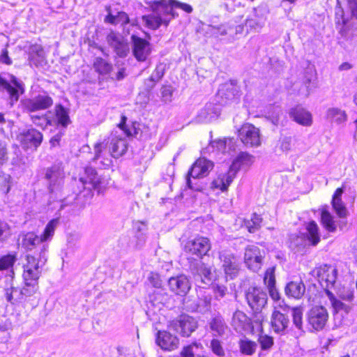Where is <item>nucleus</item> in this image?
Instances as JSON below:
<instances>
[{"mask_svg": "<svg viewBox=\"0 0 357 357\" xmlns=\"http://www.w3.org/2000/svg\"><path fill=\"white\" fill-rule=\"evenodd\" d=\"M211 242L206 236L197 235L187 239L183 245V252L188 264L195 265L206 256H208L211 250Z\"/></svg>", "mask_w": 357, "mask_h": 357, "instance_id": "1", "label": "nucleus"}, {"mask_svg": "<svg viewBox=\"0 0 357 357\" xmlns=\"http://www.w3.org/2000/svg\"><path fill=\"white\" fill-rule=\"evenodd\" d=\"M215 166L214 162L204 156L197 158L192 164L185 176L187 187L195 191H200L201 189L194 186L191 178H203L207 177L212 172Z\"/></svg>", "mask_w": 357, "mask_h": 357, "instance_id": "2", "label": "nucleus"}, {"mask_svg": "<svg viewBox=\"0 0 357 357\" xmlns=\"http://www.w3.org/2000/svg\"><path fill=\"white\" fill-rule=\"evenodd\" d=\"M79 181L83 185V190L77 195L79 198L91 199L93 196V190L99 192L104 187V181L100 178L95 168L86 167L84 174L80 177Z\"/></svg>", "mask_w": 357, "mask_h": 357, "instance_id": "3", "label": "nucleus"}, {"mask_svg": "<svg viewBox=\"0 0 357 357\" xmlns=\"http://www.w3.org/2000/svg\"><path fill=\"white\" fill-rule=\"evenodd\" d=\"M312 275L324 292H327L334 288L335 285L337 270L331 264H322L316 266L313 268Z\"/></svg>", "mask_w": 357, "mask_h": 357, "instance_id": "4", "label": "nucleus"}, {"mask_svg": "<svg viewBox=\"0 0 357 357\" xmlns=\"http://www.w3.org/2000/svg\"><path fill=\"white\" fill-rule=\"evenodd\" d=\"M238 139L246 148L255 149L261 145V133L259 128L250 123H244L236 132Z\"/></svg>", "mask_w": 357, "mask_h": 357, "instance_id": "5", "label": "nucleus"}, {"mask_svg": "<svg viewBox=\"0 0 357 357\" xmlns=\"http://www.w3.org/2000/svg\"><path fill=\"white\" fill-rule=\"evenodd\" d=\"M39 278L38 263L33 257H28V264L24 266L23 278L25 286L21 288L24 297L33 295L38 290L37 280Z\"/></svg>", "mask_w": 357, "mask_h": 357, "instance_id": "6", "label": "nucleus"}, {"mask_svg": "<svg viewBox=\"0 0 357 357\" xmlns=\"http://www.w3.org/2000/svg\"><path fill=\"white\" fill-rule=\"evenodd\" d=\"M167 327L178 332L181 337H189L198 328V322L192 316L182 313L169 321Z\"/></svg>", "mask_w": 357, "mask_h": 357, "instance_id": "7", "label": "nucleus"}, {"mask_svg": "<svg viewBox=\"0 0 357 357\" xmlns=\"http://www.w3.org/2000/svg\"><path fill=\"white\" fill-rule=\"evenodd\" d=\"M329 314L327 310L321 305L312 307L307 312V325L310 331L323 330L328 320Z\"/></svg>", "mask_w": 357, "mask_h": 357, "instance_id": "8", "label": "nucleus"}, {"mask_svg": "<svg viewBox=\"0 0 357 357\" xmlns=\"http://www.w3.org/2000/svg\"><path fill=\"white\" fill-rule=\"evenodd\" d=\"M275 267L268 268L264 275V283L266 286L271 298L275 303H278L276 308L283 311H287L290 307L286 304L284 299H281V295L276 288Z\"/></svg>", "mask_w": 357, "mask_h": 357, "instance_id": "9", "label": "nucleus"}, {"mask_svg": "<svg viewBox=\"0 0 357 357\" xmlns=\"http://www.w3.org/2000/svg\"><path fill=\"white\" fill-rule=\"evenodd\" d=\"M0 91H6L12 101H17L24 93L23 84L17 78L9 74L0 75Z\"/></svg>", "mask_w": 357, "mask_h": 357, "instance_id": "10", "label": "nucleus"}, {"mask_svg": "<svg viewBox=\"0 0 357 357\" xmlns=\"http://www.w3.org/2000/svg\"><path fill=\"white\" fill-rule=\"evenodd\" d=\"M248 304L253 312H260L267 303L266 294L260 288L250 287L245 293Z\"/></svg>", "mask_w": 357, "mask_h": 357, "instance_id": "11", "label": "nucleus"}, {"mask_svg": "<svg viewBox=\"0 0 357 357\" xmlns=\"http://www.w3.org/2000/svg\"><path fill=\"white\" fill-rule=\"evenodd\" d=\"M264 252L255 245H249L245 248L244 261L250 270L258 271L261 269Z\"/></svg>", "mask_w": 357, "mask_h": 357, "instance_id": "12", "label": "nucleus"}, {"mask_svg": "<svg viewBox=\"0 0 357 357\" xmlns=\"http://www.w3.org/2000/svg\"><path fill=\"white\" fill-rule=\"evenodd\" d=\"M155 343L163 351H172L178 348V337L167 330H160L155 335Z\"/></svg>", "mask_w": 357, "mask_h": 357, "instance_id": "13", "label": "nucleus"}, {"mask_svg": "<svg viewBox=\"0 0 357 357\" xmlns=\"http://www.w3.org/2000/svg\"><path fill=\"white\" fill-rule=\"evenodd\" d=\"M220 259L225 278L229 280L236 278L241 270V263L237 257L233 254H222Z\"/></svg>", "mask_w": 357, "mask_h": 357, "instance_id": "14", "label": "nucleus"}, {"mask_svg": "<svg viewBox=\"0 0 357 357\" xmlns=\"http://www.w3.org/2000/svg\"><path fill=\"white\" fill-rule=\"evenodd\" d=\"M131 40L134 57L139 62L146 61L151 52V45L149 41L135 35L131 36Z\"/></svg>", "mask_w": 357, "mask_h": 357, "instance_id": "15", "label": "nucleus"}, {"mask_svg": "<svg viewBox=\"0 0 357 357\" xmlns=\"http://www.w3.org/2000/svg\"><path fill=\"white\" fill-rule=\"evenodd\" d=\"M168 287L174 295L185 296L190 290L191 284L186 275L180 274L168 280Z\"/></svg>", "mask_w": 357, "mask_h": 357, "instance_id": "16", "label": "nucleus"}, {"mask_svg": "<svg viewBox=\"0 0 357 357\" xmlns=\"http://www.w3.org/2000/svg\"><path fill=\"white\" fill-rule=\"evenodd\" d=\"M106 40L119 57L127 56L129 52V44L123 36L114 31H111L107 35Z\"/></svg>", "mask_w": 357, "mask_h": 357, "instance_id": "17", "label": "nucleus"}, {"mask_svg": "<svg viewBox=\"0 0 357 357\" xmlns=\"http://www.w3.org/2000/svg\"><path fill=\"white\" fill-rule=\"evenodd\" d=\"M290 118L298 124L303 126H310L313 122L311 112L301 105L292 107L289 112Z\"/></svg>", "mask_w": 357, "mask_h": 357, "instance_id": "18", "label": "nucleus"}, {"mask_svg": "<svg viewBox=\"0 0 357 357\" xmlns=\"http://www.w3.org/2000/svg\"><path fill=\"white\" fill-rule=\"evenodd\" d=\"M18 139L24 149H33L40 144L43 135L36 129H29L20 133Z\"/></svg>", "mask_w": 357, "mask_h": 357, "instance_id": "19", "label": "nucleus"}, {"mask_svg": "<svg viewBox=\"0 0 357 357\" xmlns=\"http://www.w3.org/2000/svg\"><path fill=\"white\" fill-rule=\"evenodd\" d=\"M107 144L110 155L114 158H119L123 155L128 151L126 140L119 136H108Z\"/></svg>", "mask_w": 357, "mask_h": 357, "instance_id": "20", "label": "nucleus"}, {"mask_svg": "<svg viewBox=\"0 0 357 357\" xmlns=\"http://www.w3.org/2000/svg\"><path fill=\"white\" fill-rule=\"evenodd\" d=\"M255 162V156L248 151H241L233 160L229 169L235 175L242 169H249Z\"/></svg>", "mask_w": 357, "mask_h": 357, "instance_id": "21", "label": "nucleus"}, {"mask_svg": "<svg viewBox=\"0 0 357 357\" xmlns=\"http://www.w3.org/2000/svg\"><path fill=\"white\" fill-rule=\"evenodd\" d=\"M234 177L235 174L230 171V169L225 172L220 173L211 181V188L213 190H218L221 192H226Z\"/></svg>", "mask_w": 357, "mask_h": 357, "instance_id": "22", "label": "nucleus"}, {"mask_svg": "<svg viewBox=\"0 0 357 357\" xmlns=\"http://www.w3.org/2000/svg\"><path fill=\"white\" fill-rule=\"evenodd\" d=\"M320 223L323 228L328 233H334L337 230V224L335 217L328 210L327 205L322 206L319 209Z\"/></svg>", "mask_w": 357, "mask_h": 357, "instance_id": "23", "label": "nucleus"}, {"mask_svg": "<svg viewBox=\"0 0 357 357\" xmlns=\"http://www.w3.org/2000/svg\"><path fill=\"white\" fill-rule=\"evenodd\" d=\"M289 323L288 317L275 307L271 320V326L273 331L275 333H283L287 328Z\"/></svg>", "mask_w": 357, "mask_h": 357, "instance_id": "24", "label": "nucleus"}, {"mask_svg": "<svg viewBox=\"0 0 357 357\" xmlns=\"http://www.w3.org/2000/svg\"><path fill=\"white\" fill-rule=\"evenodd\" d=\"M306 233L304 234L310 246L315 247L321 242V234L319 225L314 220L305 224Z\"/></svg>", "mask_w": 357, "mask_h": 357, "instance_id": "25", "label": "nucleus"}, {"mask_svg": "<svg viewBox=\"0 0 357 357\" xmlns=\"http://www.w3.org/2000/svg\"><path fill=\"white\" fill-rule=\"evenodd\" d=\"M284 292L288 298L296 300L301 299L305 292V284L301 280L298 281H291L286 284Z\"/></svg>", "mask_w": 357, "mask_h": 357, "instance_id": "26", "label": "nucleus"}, {"mask_svg": "<svg viewBox=\"0 0 357 357\" xmlns=\"http://www.w3.org/2000/svg\"><path fill=\"white\" fill-rule=\"evenodd\" d=\"M106 9L108 11V14L104 18L105 23L114 26L119 24L122 26H125L130 23V17L126 12L119 11L114 15L111 13L110 6L107 7Z\"/></svg>", "mask_w": 357, "mask_h": 357, "instance_id": "27", "label": "nucleus"}, {"mask_svg": "<svg viewBox=\"0 0 357 357\" xmlns=\"http://www.w3.org/2000/svg\"><path fill=\"white\" fill-rule=\"evenodd\" d=\"M22 108L26 112H35L45 108V97L39 96L35 98H27L21 101Z\"/></svg>", "mask_w": 357, "mask_h": 357, "instance_id": "28", "label": "nucleus"}, {"mask_svg": "<svg viewBox=\"0 0 357 357\" xmlns=\"http://www.w3.org/2000/svg\"><path fill=\"white\" fill-rule=\"evenodd\" d=\"M29 61L31 65L36 67L43 66L45 51L40 45H33L29 48Z\"/></svg>", "mask_w": 357, "mask_h": 357, "instance_id": "29", "label": "nucleus"}, {"mask_svg": "<svg viewBox=\"0 0 357 357\" xmlns=\"http://www.w3.org/2000/svg\"><path fill=\"white\" fill-rule=\"evenodd\" d=\"M165 73V65L163 63L158 64L151 76L145 79L146 90L151 91L156 84L162 79Z\"/></svg>", "mask_w": 357, "mask_h": 357, "instance_id": "30", "label": "nucleus"}, {"mask_svg": "<svg viewBox=\"0 0 357 357\" xmlns=\"http://www.w3.org/2000/svg\"><path fill=\"white\" fill-rule=\"evenodd\" d=\"M93 68L96 73L102 77L109 75L113 70L112 64L100 56H98L94 59Z\"/></svg>", "mask_w": 357, "mask_h": 357, "instance_id": "31", "label": "nucleus"}, {"mask_svg": "<svg viewBox=\"0 0 357 357\" xmlns=\"http://www.w3.org/2000/svg\"><path fill=\"white\" fill-rule=\"evenodd\" d=\"M262 222L263 218L261 215L253 213L251 215L250 219H243L242 226L244 227L249 233L253 234L261 228Z\"/></svg>", "mask_w": 357, "mask_h": 357, "instance_id": "32", "label": "nucleus"}, {"mask_svg": "<svg viewBox=\"0 0 357 357\" xmlns=\"http://www.w3.org/2000/svg\"><path fill=\"white\" fill-rule=\"evenodd\" d=\"M221 98L226 102L238 101L240 98L239 90L232 84H225L220 90Z\"/></svg>", "mask_w": 357, "mask_h": 357, "instance_id": "33", "label": "nucleus"}, {"mask_svg": "<svg viewBox=\"0 0 357 357\" xmlns=\"http://www.w3.org/2000/svg\"><path fill=\"white\" fill-rule=\"evenodd\" d=\"M335 22L337 26H341L339 30L340 35L346 36L348 29L346 27L349 20L345 17L344 11L342 7L337 6L335 13Z\"/></svg>", "mask_w": 357, "mask_h": 357, "instance_id": "34", "label": "nucleus"}, {"mask_svg": "<svg viewBox=\"0 0 357 357\" xmlns=\"http://www.w3.org/2000/svg\"><path fill=\"white\" fill-rule=\"evenodd\" d=\"M56 124L66 128L70 123L68 111L61 104L56 105L54 109Z\"/></svg>", "mask_w": 357, "mask_h": 357, "instance_id": "35", "label": "nucleus"}, {"mask_svg": "<svg viewBox=\"0 0 357 357\" xmlns=\"http://www.w3.org/2000/svg\"><path fill=\"white\" fill-rule=\"evenodd\" d=\"M304 234L291 235L289 238V248L295 252L302 251L306 248Z\"/></svg>", "mask_w": 357, "mask_h": 357, "instance_id": "36", "label": "nucleus"}, {"mask_svg": "<svg viewBox=\"0 0 357 357\" xmlns=\"http://www.w3.org/2000/svg\"><path fill=\"white\" fill-rule=\"evenodd\" d=\"M63 177V172L59 166L54 165L49 168L46 173V178L50 180L49 188L50 190H52V185L59 183Z\"/></svg>", "mask_w": 357, "mask_h": 357, "instance_id": "37", "label": "nucleus"}, {"mask_svg": "<svg viewBox=\"0 0 357 357\" xmlns=\"http://www.w3.org/2000/svg\"><path fill=\"white\" fill-rule=\"evenodd\" d=\"M209 326L211 330L215 332L219 336H222L227 328V324L223 317L220 314L211 318Z\"/></svg>", "mask_w": 357, "mask_h": 357, "instance_id": "38", "label": "nucleus"}, {"mask_svg": "<svg viewBox=\"0 0 357 357\" xmlns=\"http://www.w3.org/2000/svg\"><path fill=\"white\" fill-rule=\"evenodd\" d=\"M5 291L6 300L12 304L20 302L24 298L22 289L12 285Z\"/></svg>", "mask_w": 357, "mask_h": 357, "instance_id": "39", "label": "nucleus"}, {"mask_svg": "<svg viewBox=\"0 0 357 357\" xmlns=\"http://www.w3.org/2000/svg\"><path fill=\"white\" fill-rule=\"evenodd\" d=\"M331 204L339 218H346L347 217L349 212L342 198H332Z\"/></svg>", "mask_w": 357, "mask_h": 357, "instance_id": "40", "label": "nucleus"}, {"mask_svg": "<svg viewBox=\"0 0 357 357\" xmlns=\"http://www.w3.org/2000/svg\"><path fill=\"white\" fill-rule=\"evenodd\" d=\"M45 238V231L39 238L33 233H27L23 237L22 245L28 250H31L36 245L39 244Z\"/></svg>", "mask_w": 357, "mask_h": 357, "instance_id": "41", "label": "nucleus"}, {"mask_svg": "<svg viewBox=\"0 0 357 357\" xmlns=\"http://www.w3.org/2000/svg\"><path fill=\"white\" fill-rule=\"evenodd\" d=\"M260 325L261 333L258 335L257 342L262 351H268L274 345V339L272 336L263 333V326L261 324Z\"/></svg>", "mask_w": 357, "mask_h": 357, "instance_id": "42", "label": "nucleus"}, {"mask_svg": "<svg viewBox=\"0 0 357 357\" xmlns=\"http://www.w3.org/2000/svg\"><path fill=\"white\" fill-rule=\"evenodd\" d=\"M238 345L242 354L252 356L256 351L257 343L253 340L249 339L241 340Z\"/></svg>", "mask_w": 357, "mask_h": 357, "instance_id": "43", "label": "nucleus"}, {"mask_svg": "<svg viewBox=\"0 0 357 357\" xmlns=\"http://www.w3.org/2000/svg\"><path fill=\"white\" fill-rule=\"evenodd\" d=\"M196 271L202 282L207 284L212 281L211 268L206 264L201 263L196 268Z\"/></svg>", "mask_w": 357, "mask_h": 357, "instance_id": "44", "label": "nucleus"}, {"mask_svg": "<svg viewBox=\"0 0 357 357\" xmlns=\"http://www.w3.org/2000/svg\"><path fill=\"white\" fill-rule=\"evenodd\" d=\"M235 144L234 137H224L218 139L211 142L212 146L218 151L225 153L227 152V146Z\"/></svg>", "mask_w": 357, "mask_h": 357, "instance_id": "45", "label": "nucleus"}, {"mask_svg": "<svg viewBox=\"0 0 357 357\" xmlns=\"http://www.w3.org/2000/svg\"><path fill=\"white\" fill-rule=\"evenodd\" d=\"M291 312L293 324L298 330L303 331V310L300 307H294L291 309Z\"/></svg>", "mask_w": 357, "mask_h": 357, "instance_id": "46", "label": "nucleus"}, {"mask_svg": "<svg viewBox=\"0 0 357 357\" xmlns=\"http://www.w3.org/2000/svg\"><path fill=\"white\" fill-rule=\"evenodd\" d=\"M248 321L245 314L240 310H236L232 317V324L236 328H243Z\"/></svg>", "mask_w": 357, "mask_h": 357, "instance_id": "47", "label": "nucleus"}, {"mask_svg": "<svg viewBox=\"0 0 357 357\" xmlns=\"http://www.w3.org/2000/svg\"><path fill=\"white\" fill-rule=\"evenodd\" d=\"M107 148L109 149V145L107 144V137L104 138V139L102 141L96 142L93 145V160H98L102 156L103 152L106 150Z\"/></svg>", "mask_w": 357, "mask_h": 357, "instance_id": "48", "label": "nucleus"}, {"mask_svg": "<svg viewBox=\"0 0 357 357\" xmlns=\"http://www.w3.org/2000/svg\"><path fill=\"white\" fill-rule=\"evenodd\" d=\"M169 4L172 6H176V8H180L186 13H191L193 11L192 7L186 3L180 2L177 0H169V1H162L161 3V6H163L167 8Z\"/></svg>", "mask_w": 357, "mask_h": 357, "instance_id": "49", "label": "nucleus"}, {"mask_svg": "<svg viewBox=\"0 0 357 357\" xmlns=\"http://www.w3.org/2000/svg\"><path fill=\"white\" fill-rule=\"evenodd\" d=\"M327 116L335 121H344L347 119L345 112L338 108L328 109L327 111Z\"/></svg>", "mask_w": 357, "mask_h": 357, "instance_id": "50", "label": "nucleus"}, {"mask_svg": "<svg viewBox=\"0 0 357 357\" xmlns=\"http://www.w3.org/2000/svg\"><path fill=\"white\" fill-rule=\"evenodd\" d=\"M210 347L214 354L218 357H223L225 355V349L220 340L214 338L211 340Z\"/></svg>", "mask_w": 357, "mask_h": 357, "instance_id": "51", "label": "nucleus"}, {"mask_svg": "<svg viewBox=\"0 0 357 357\" xmlns=\"http://www.w3.org/2000/svg\"><path fill=\"white\" fill-rule=\"evenodd\" d=\"M16 258L13 255H7L0 258V271L11 268L15 262Z\"/></svg>", "mask_w": 357, "mask_h": 357, "instance_id": "52", "label": "nucleus"}, {"mask_svg": "<svg viewBox=\"0 0 357 357\" xmlns=\"http://www.w3.org/2000/svg\"><path fill=\"white\" fill-rule=\"evenodd\" d=\"M10 176L0 172V192L6 194L9 192L10 188Z\"/></svg>", "mask_w": 357, "mask_h": 357, "instance_id": "53", "label": "nucleus"}, {"mask_svg": "<svg viewBox=\"0 0 357 357\" xmlns=\"http://www.w3.org/2000/svg\"><path fill=\"white\" fill-rule=\"evenodd\" d=\"M173 87L170 84H162L160 89L161 97L163 101L169 102L173 95Z\"/></svg>", "mask_w": 357, "mask_h": 357, "instance_id": "54", "label": "nucleus"}, {"mask_svg": "<svg viewBox=\"0 0 357 357\" xmlns=\"http://www.w3.org/2000/svg\"><path fill=\"white\" fill-rule=\"evenodd\" d=\"M148 280L154 288L160 289L162 286V281L158 273L151 272L148 277Z\"/></svg>", "mask_w": 357, "mask_h": 357, "instance_id": "55", "label": "nucleus"}, {"mask_svg": "<svg viewBox=\"0 0 357 357\" xmlns=\"http://www.w3.org/2000/svg\"><path fill=\"white\" fill-rule=\"evenodd\" d=\"M325 293L330 299L333 307L336 311H339L343 309L344 304L340 300L337 299L331 291H328L327 292Z\"/></svg>", "mask_w": 357, "mask_h": 357, "instance_id": "56", "label": "nucleus"}, {"mask_svg": "<svg viewBox=\"0 0 357 357\" xmlns=\"http://www.w3.org/2000/svg\"><path fill=\"white\" fill-rule=\"evenodd\" d=\"M59 222V218H54L51 220L46 225V241L53 235L54 229L58 225Z\"/></svg>", "mask_w": 357, "mask_h": 357, "instance_id": "57", "label": "nucleus"}, {"mask_svg": "<svg viewBox=\"0 0 357 357\" xmlns=\"http://www.w3.org/2000/svg\"><path fill=\"white\" fill-rule=\"evenodd\" d=\"M139 123L137 121L132 122L131 126L127 128L125 135L127 137H136L139 134Z\"/></svg>", "mask_w": 357, "mask_h": 357, "instance_id": "58", "label": "nucleus"}, {"mask_svg": "<svg viewBox=\"0 0 357 357\" xmlns=\"http://www.w3.org/2000/svg\"><path fill=\"white\" fill-rule=\"evenodd\" d=\"M198 347L196 342H192L191 344L184 346L180 353L181 357H195L192 347Z\"/></svg>", "mask_w": 357, "mask_h": 357, "instance_id": "59", "label": "nucleus"}, {"mask_svg": "<svg viewBox=\"0 0 357 357\" xmlns=\"http://www.w3.org/2000/svg\"><path fill=\"white\" fill-rule=\"evenodd\" d=\"M10 234V227L8 224L0 220V241H3Z\"/></svg>", "mask_w": 357, "mask_h": 357, "instance_id": "60", "label": "nucleus"}, {"mask_svg": "<svg viewBox=\"0 0 357 357\" xmlns=\"http://www.w3.org/2000/svg\"><path fill=\"white\" fill-rule=\"evenodd\" d=\"M215 295L219 298H223L226 295L227 288L225 285L215 284L213 287Z\"/></svg>", "mask_w": 357, "mask_h": 357, "instance_id": "61", "label": "nucleus"}, {"mask_svg": "<svg viewBox=\"0 0 357 357\" xmlns=\"http://www.w3.org/2000/svg\"><path fill=\"white\" fill-rule=\"evenodd\" d=\"M63 136L62 132H59L56 134L54 137H52L50 139V144L52 148H54L56 146H59L60 145V142L61 139V137Z\"/></svg>", "mask_w": 357, "mask_h": 357, "instance_id": "62", "label": "nucleus"}, {"mask_svg": "<svg viewBox=\"0 0 357 357\" xmlns=\"http://www.w3.org/2000/svg\"><path fill=\"white\" fill-rule=\"evenodd\" d=\"M0 61L7 65H10L12 63L11 59L9 58L8 55V51L6 48H3L1 50V52L0 54Z\"/></svg>", "mask_w": 357, "mask_h": 357, "instance_id": "63", "label": "nucleus"}, {"mask_svg": "<svg viewBox=\"0 0 357 357\" xmlns=\"http://www.w3.org/2000/svg\"><path fill=\"white\" fill-rule=\"evenodd\" d=\"M280 149L283 151H288L291 149V139L288 138H284L282 140L280 143Z\"/></svg>", "mask_w": 357, "mask_h": 357, "instance_id": "64", "label": "nucleus"}]
</instances>
